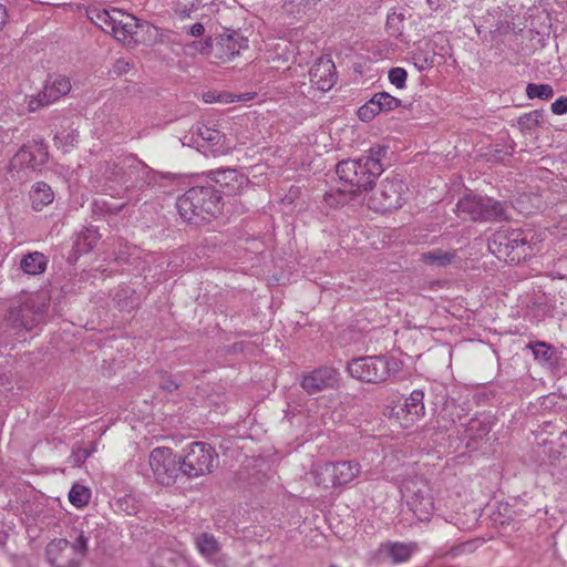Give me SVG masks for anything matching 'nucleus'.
<instances>
[{
    "label": "nucleus",
    "mask_w": 567,
    "mask_h": 567,
    "mask_svg": "<svg viewBox=\"0 0 567 567\" xmlns=\"http://www.w3.org/2000/svg\"><path fill=\"white\" fill-rule=\"evenodd\" d=\"M176 207L187 221H204L217 217L223 208L221 195L210 186H195L177 198Z\"/></svg>",
    "instance_id": "nucleus-1"
},
{
    "label": "nucleus",
    "mask_w": 567,
    "mask_h": 567,
    "mask_svg": "<svg viewBox=\"0 0 567 567\" xmlns=\"http://www.w3.org/2000/svg\"><path fill=\"white\" fill-rule=\"evenodd\" d=\"M383 165L369 159H348L337 164L336 173L342 194L359 195L372 188L375 179L383 173Z\"/></svg>",
    "instance_id": "nucleus-2"
},
{
    "label": "nucleus",
    "mask_w": 567,
    "mask_h": 567,
    "mask_svg": "<svg viewBox=\"0 0 567 567\" xmlns=\"http://www.w3.org/2000/svg\"><path fill=\"white\" fill-rule=\"evenodd\" d=\"M488 250L498 259L519 262L532 252L530 233L522 229H503L488 241Z\"/></svg>",
    "instance_id": "nucleus-3"
},
{
    "label": "nucleus",
    "mask_w": 567,
    "mask_h": 567,
    "mask_svg": "<svg viewBox=\"0 0 567 567\" xmlns=\"http://www.w3.org/2000/svg\"><path fill=\"white\" fill-rule=\"evenodd\" d=\"M458 217L473 221L501 220L505 216L503 205L491 198L476 194H465L456 204Z\"/></svg>",
    "instance_id": "nucleus-4"
},
{
    "label": "nucleus",
    "mask_w": 567,
    "mask_h": 567,
    "mask_svg": "<svg viewBox=\"0 0 567 567\" xmlns=\"http://www.w3.org/2000/svg\"><path fill=\"white\" fill-rule=\"evenodd\" d=\"M218 454L214 447L205 442H193L185 449L181 458L182 475L187 478H197L209 474L217 462Z\"/></svg>",
    "instance_id": "nucleus-5"
},
{
    "label": "nucleus",
    "mask_w": 567,
    "mask_h": 567,
    "mask_svg": "<svg viewBox=\"0 0 567 567\" xmlns=\"http://www.w3.org/2000/svg\"><path fill=\"white\" fill-rule=\"evenodd\" d=\"M361 473L357 461L326 462L313 470L315 482L324 488L341 487L351 483Z\"/></svg>",
    "instance_id": "nucleus-6"
},
{
    "label": "nucleus",
    "mask_w": 567,
    "mask_h": 567,
    "mask_svg": "<svg viewBox=\"0 0 567 567\" xmlns=\"http://www.w3.org/2000/svg\"><path fill=\"white\" fill-rule=\"evenodd\" d=\"M402 495L405 498L410 511L419 520H429L434 512V501L431 495L430 486L424 481L410 480L404 483Z\"/></svg>",
    "instance_id": "nucleus-7"
},
{
    "label": "nucleus",
    "mask_w": 567,
    "mask_h": 567,
    "mask_svg": "<svg viewBox=\"0 0 567 567\" xmlns=\"http://www.w3.org/2000/svg\"><path fill=\"white\" fill-rule=\"evenodd\" d=\"M351 377L368 383L385 381L391 373L390 362L382 355H369L353 359L348 364Z\"/></svg>",
    "instance_id": "nucleus-8"
},
{
    "label": "nucleus",
    "mask_w": 567,
    "mask_h": 567,
    "mask_svg": "<svg viewBox=\"0 0 567 567\" xmlns=\"http://www.w3.org/2000/svg\"><path fill=\"white\" fill-rule=\"evenodd\" d=\"M181 462L168 447H156L150 454V466L154 477L164 486L174 485L182 475Z\"/></svg>",
    "instance_id": "nucleus-9"
},
{
    "label": "nucleus",
    "mask_w": 567,
    "mask_h": 567,
    "mask_svg": "<svg viewBox=\"0 0 567 567\" xmlns=\"http://www.w3.org/2000/svg\"><path fill=\"white\" fill-rule=\"evenodd\" d=\"M122 168H124L123 178L124 187L130 189H143L154 182V171L135 155H122Z\"/></svg>",
    "instance_id": "nucleus-10"
},
{
    "label": "nucleus",
    "mask_w": 567,
    "mask_h": 567,
    "mask_svg": "<svg viewBox=\"0 0 567 567\" xmlns=\"http://www.w3.org/2000/svg\"><path fill=\"white\" fill-rule=\"evenodd\" d=\"M406 186L398 177H386L380 184L374 199L378 202V209L383 212L395 210L402 207L405 202Z\"/></svg>",
    "instance_id": "nucleus-11"
},
{
    "label": "nucleus",
    "mask_w": 567,
    "mask_h": 567,
    "mask_svg": "<svg viewBox=\"0 0 567 567\" xmlns=\"http://www.w3.org/2000/svg\"><path fill=\"white\" fill-rule=\"evenodd\" d=\"M47 309L44 302L29 299L10 312V320L13 327L31 331L45 321Z\"/></svg>",
    "instance_id": "nucleus-12"
},
{
    "label": "nucleus",
    "mask_w": 567,
    "mask_h": 567,
    "mask_svg": "<svg viewBox=\"0 0 567 567\" xmlns=\"http://www.w3.org/2000/svg\"><path fill=\"white\" fill-rule=\"evenodd\" d=\"M48 147L43 140H33L31 143L23 145L11 159L13 168H32L39 169L48 161Z\"/></svg>",
    "instance_id": "nucleus-13"
},
{
    "label": "nucleus",
    "mask_w": 567,
    "mask_h": 567,
    "mask_svg": "<svg viewBox=\"0 0 567 567\" xmlns=\"http://www.w3.org/2000/svg\"><path fill=\"white\" fill-rule=\"evenodd\" d=\"M121 162L122 156H117L113 161L104 163L99 171L100 186L112 196H121L126 193L123 178H121L124 173Z\"/></svg>",
    "instance_id": "nucleus-14"
},
{
    "label": "nucleus",
    "mask_w": 567,
    "mask_h": 567,
    "mask_svg": "<svg viewBox=\"0 0 567 567\" xmlns=\"http://www.w3.org/2000/svg\"><path fill=\"white\" fill-rule=\"evenodd\" d=\"M400 105V99L388 92H378L364 105L359 107L358 117L363 122H369L379 113L393 111Z\"/></svg>",
    "instance_id": "nucleus-15"
},
{
    "label": "nucleus",
    "mask_w": 567,
    "mask_h": 567,
    "mask_svg": "<svg viewBox=\"0 0 567 567\" xmlns=\"http://www.w3.org/2000/svg\"><path fill=\"white\" fill-rule=\"evenodd\" d=\"M338 384V372L330 367H321L309 374L305 375L301 380V388L308 394H316L326 389L334 388Z\"/></svg>",
    "instance_id": "nucleus-16"
},
{
    "label": "nucleus",
    "mask_w": 567,
    "mask_h": 567,
    "mask_svg": "<svg viewBox=\"0 0 567 567\" xmlns=\"http://www.w3.org/2000/svg\"><path fill=\"white\" fill-rule=\"evenodd\" d=\"M309 79L312 86L319 91L327 92L332 89L337 81L336 66L331 59L320 58L309 70Z\"/></svg>",
    "instance_id": "nucleus-17"
},
{
    "label": "nucleus",
    "mask_w": 567,
    "mask_h": 567,
    "mask_svg": "<svg viewBox=\"0 0 567 567\" xmlns=\"http://www.w3.org/2000/svg\"><path fill=\"white\" fill-rule=\"evenodd\" d=\"M210 178L220 186V193L231 196L239 194L249 183L248 178L237 169H216L209 173Z\"/></svg>",
    "instance_id": "nucleus-18"
},
{
    "label": "nucleus",
    "mask_w": 567,
    "mask_h": 567,
    "mask_svg": "<svg viewBox=\"0 0 567 567\" xmlns=\"http://www.w3.org/2000/svg\"><path fill=\"white\" fill-rule=\"evenodd\" d=\"M48 561L53 567H79L80 563L74 556L71 544L63 538L51 540L45 549Z\"/></svg>",
    "instance_id": "nucleus-19"
},
{
    "label": "nucleus",
    "mask_w": 567,
    "mask_h": 567,
    "mask_svg": "<svg viewBox=\"0 0 567 567\" xmlns=\"http://www.w3.org/2000/svg\"><path fill=\"white\" fill-rule=\"evenodd\" d=\"M71 90L70 80L65 76H56L52 82L45 84L43 91L37 99L30 101L29 107L31 111L38 110L40 106L51 104L59 100L61 96L66 95Z\"/></svg>",
    "instance_id": "nucleus-20"
},
{
    "label": "nucleus",
    "mask_w": 567,
    "mask_h": 567,
    "mask_svg": "<svg viewBox=\"0 0 567 567\" xmlns=\"http://www.w3.org/2000/svg\"><path fill=\"white\" fill-rule=\"evenodd\" d=\"M248 48V39L239 32L221 37L215 48V56L223 61H230L237 56L241 50Z\"/></svg>",
    "instance_id": "nucleus-21"
},
{
    "label": "nucleus",
    "mask_w": 567,
    "mask_h": 567,
    "mask_svg": "<svg viewBox=\"0 0 567 567\" xmlns=\"http://www.w3.org/2000/svg\"><path fill=\"white\" fill-rule=\"evenodd\" d=\"M196 547L199 553L214 566H228V559L220 553L219 543L213 535L202 534L197 536Z\"/></svg>",
    "instance_id": "nucleus-22"
},
{
    "label": "nucleus",
    "mask_w": 567,
    "mask_h": 567,
    "mask_svg": "<svg viewBox=\"0 0 567 567\" xmlns=\"http://www.w3.org/2000/svg\"><path fill=\"white\" fill-rule=\"evenodd\" d=\"M124 17H128V13L111 8L93 11L91 20L105 32H111L115 38V31L122 29V23L125 22Z\"/></svg>",
    "instance_id": "nucleus-23"
},
{
    "label": "nucleus",
    "mask_w": 567,
    "mask_h": 567,
    "mask_svg": "<svg viewBox=\"0 0 567 567\" xmlns=\"http://www.w3.org/2000/svg\"><path fill=\"white\" fill-rule=\"evenodd\" d=\"M198 137L202 140L200 147L208 148L213 156L224 154L228 146L225 145L226 137L220 131L208 125H199L197 127Z\"/></svg>",
    "instance_id": "nucleus-24"
},
{
    "label": "nucleus",
    "mask_w": 567,
    "mask_h": 567,
    "mask_svg": "<svg viewBox=\"0 0 567 567\" xmlns=\"http://www.w3.org/2000/svg\"><path fill=\"white\" fill-rule=\"evenodd\" d=\"M101 235L94 227L84 228L76 235L73 244V251L76 256L91 251L100 240Z\"/></svg>",
    "instance_id": "nucleus-25"
},
{
    "label": "nucleus",
    "mask_w": 567,
    "mask_h": 567,
    "mask_svg": "<svg viewBox=\"0 0 567 567\" xmlns=\"http://www.w3.org/2000/svg\"><path fill=\"white\" fill-rule=\"evenodd\" d=\"M49 259L39 251H33L24 255L20 261L21 270L27 275H41L45 271Z\"/></svg>",
    "instance_id": "nucleus-26"
},
{
    "label": "nucleus",
    "mask_w": 567,
    "mask_h": 567,
    "mask_svg": "<svg viewBox=\"0 0 567 567\" xmlns=\"http://www.w3.org/2000/svg\"><path fill=\"white\" fill-rule=\"evenodd\" d=\"M424 392L413 390L409 398L405 399L402 411L410 417L409 423H413L425 414Z\"/></svg>",
    "instance_id": "nucleus-27"
},
{
    "label": "nucleus",
    "mask_w": 567,
    "mask_h": 567,
    "mask_svg": "<svg viewBox=\"0 0 567 567\" xmlns=\"http://www.w3.org/2000/svg\"><path fill=\"white\" fill-rule=\"evenodd\" d=\"M416 548L417 547L414 543H389L384 545L383 553L392 560V563L401 564L408 561Z\"/></svg>",
    "instance_id": "nucleus-28"
},
{
    "label": "nucleus",
    "mask_w": 567,
    "mask_h": 567,
    "mask_svg": "<svg viewBox=\"0 0 567 567\" xmlns=\"http://www.w3.org/2000/svg\"><path fill=\"white\" fill-rule=\"evenodd\" d=\"M53 198L54 194L48 184L38 182L32 186L30 199L34 210H42L45 206L53 202Z\"/></svg>",
    "instance_id": "nucleus-29"
},
{
    "label": "nucleus",
    "mask_w": 567,
    "mask_h": 567,
    "mask_svg": "<svg viewBox=\"0 0 567 567\" xmlns=\"http://www.w3.org/2000/svg\"><path fill=\"white\" fill-rule=\"evenodd\" d=\"M492 430V421L489 416H475L470 420L466 434L470 441L482 440L488 435Z\"/></svg>",
    "instance_id": "nucleus-30"
},
{
    "label": "nucleus",
    "mask_w": 567,
    "mask_h": 567,
    "mask_svg": "<svg viewBox=\"0 0 567 567\" xmlns=\"http://www.w3.org/2000/svg\"><path fill=\"white\" fill-rule=\"evenodd\" d=\"M408 12L409 10L403 7H395L388 13L386 29L392 37H400L403 33Z\"/></svg>",
    "instance_id": "nucleus-31"
},
{
    "label": "nucleus",
    "mask_w": 567,
    "mask_h": 567,
    "mask_svg": "<svg viewBox=\"0 0 567 567\" xmlns=\"http://www.w3.org/2000/svg\"><path fill=\"white\" fill-rule=\"evenodd\" d=\"M456 257L453 250L433 249L421 255V260L429 266L445 267Z\"/></svg>",
    "instance_id": "nucleus-32"
},
{
    "label": "nucleus",
    "mask_w": 567,
    "mask_h": 567,
    "mask_svg": "<svg viewBox=\"0 0 567 567\" xmlns=\"http://www.w3.org/2000/svg\"><path fill=\"white\" fill-rule=\"evenodd\" d=\"M124 20L125 22L122 23V29H117V31H115V39L122 42H131L134 40L137 29L143 24L132 14L124 17Z\"/></svg>",
    "instance_id": "nucleus-33"
},
{
    "label": "nucleus",
    "mask_w": 567,
    "mask_h": 567,
    "mask_svg": "<svg viewBox=\"0 0 567 567\" xmlns=\"http://www.w3.org/2000/svg\"><path fill=\"white\" fill-rule=\"evenodd\" d=\"M90 498L91 491L83 485H73L69 493L70 503L78 508L85 506L89 503Z\"/></svg>",
    "instance_id": "nucleus-34"
},
{
    "label": "nucleus",
    "mask_w": 567,
    "mask_h": 567,
    "mask_svg": "<svg viewBox=\"0 0 567 567\" xmlns=\"http://www.w3.org/2000/svg\"><path fill=\"white\" fill-rule=\"evenodd\" d=\"M533 354L540 363L553 364L554 349L545 342L529 343Z\"/></svg>",
    "instance_id": "nucleus-35"
},
{
    "label": "nucleus",
    "mask_w": 567,
    "mask_h": 567,
    "mask_svg": "<svg viewBox=\"0 0 567 567\" xmlns=\"http://www.w3.org/2000/svg\"><path fill=\"white\" fill-rule=\"evenodd\" d=\"M526 95L529 99L549 100L554 95V90L549 84L529 83L526 86Z\"/></svg>",
    "instance_id": "nucleus-36"
},
{
    "label": "nucleus",
    "mask_w": 567,
    "mask_h": 567,
    "mask_svg": "<svg viewBox=\"0 0 567 567\" xmlns=\"http://www.w3.org/2000/svg\"><path fill=\"white\" fill-rule=\"evenodd\" d=\"M388 78L391 84L396 89H404L406 84L408 72L403 68H392L388 73Z\"/></svg>",
    "instance_id": "nucleus-37"
},
{
    "label": "nucleus",
    "mask_w": 567,
    "mask_h": 567,
    "mask_svg": "<svg viewBox=\"0 0 567 567\" xmlns=\"http://www.w3.org/2000/svg\"><path fill=\"white\" fill-rule=\"evenodd\" d=\"M198 8L199 1H197V3H195L194 1L188 3L179 2L175 9V13L179 19L185 20L192 18L193 13L197 11Z\"/></svg>",
    "instance_id": "nucleus-38"
},
{
    "label": "nucleus",
    "mask_w": 567,
    "mask_h": 567,
    "mask_svg": "<svg viewBox=\"0 0 567 567\" xmlns=\"http://www.w3.org/2000/svg\"><path fill=\"white\" fill-rule=\"evenodd\" d=\"M386 152H388V146L374 145L369 150V154L361 156L360 159H369V161H373L378 165H383L381 163V161L385 156Z\"/></svg>",
    "instance_id": "nucleus-39"
},
{
    "label": "nucleus",
    "mask_w": 567,
    "mask_h": 567,
    "mask_svg": "<svg viewBox=\"0 0 567 567\" xmlns=\"http://www.w3.org/2000/svg\"><path fill=\"white\" fill-rule=\"evenodd\" d=\"M71 548L74 549V556L78 558V561L81 563L87 550V538L83 533H81L76 537L75 542L71 544Z\"/></svg>",
    "instance_id": "nucleus-40"
},
{
    "label": "nucleus",
    "mask_w": 567,
    "mask_h": 567,
    "mask_svg": "<svg viewBox=\"0 0 567 567\" xmlns=\"http://www.w3.org/2000/svg\"><path fill=\"white\" fill-rule=\"evenodd\" d=\"M94 207L96 209H101L102 212H105L107 214L116 215V214H118L123 209L124 204L112 205V204H109L105 200H95L94 202Z\"/></svg>",
    "instance_id": "nucleus-41"
},
{
    "label": "nucleus",
    "mask_w": 567,
    "mask_h": 567,
    "mask_svg": "<svg viewBox=\"0 0 567 567\" xmlns=\"http://www.w3.org/2000/svg\"><path fill=\"white\" fill-rule=\"evenodd\" d=\"M413 63L414 65L420 70H426L433 65V58H429L425 54L422 53H414L413 56Z\"/></svg>",
    "instance_id": "nucleus-42"
},
{
    "label": "nucleus",
    "mask_w": 567,
    "mask_h": 567,
    "mask_svg": "<svg viewBox=\"0 0 567 567\" xmlns=\"http://www.w3.org/2000/svg\"><path fill=\"white\" fill-rule=\"evenodd\" d=\"M159 388L166 392H173L179 388V384L172 377L166 373H162V382L159 383Z\"/></svg>",
    "instance_id": "nucleus-43"
},
{
    "label": "nucleus",
    "mask_w": 567,
    "mask_h": 567,
    "mask_svg": "<svg viewBox=\"0 0 567 567\" xmlns=\"http://www.w3.org/2000/svg\"><path fill=\"white\" fill-rule=\"evenodd\" d=\"M131 66L132 65H131L130 61H127L125 59H118L113 64L112 71L116 75H123V74H126L131 70Z\"/></svg>",
    "instance_id": "nucleus-44"
},
{
    "label": "nucleus",
    "mask_w": 567,
    "mask_h": 567,
    "mask_svg": "<svg viewBox=\"0 0 567 567\" xmlns=\"http://www.w3.org/2000/svg\"><path fill=\"white\" fill-rule=\"evenodd\" d=\"M551 112L556 115H563L567 113V96H560L554 103H551Z\"/></svg>",
    "instance_id": "nucleus-45"
},
{
    "label": "nucleus",
    "mask_w": 567,
    "mask_h": 567,
    "mask_svg": "<svg viewBox=\"0 0 567 567\" xmlns=\"http://www.w3.org/2000/svg\"><path fill=\"white\" fill-rule=\"evenodd\" d=\"M538 112H533L525 114L519 117V123L526 126L527 128H532L533 126H536L538 124Z\"/></svg>",
    "instance_id": "nucleus-46"
},
{
    "label": "nucleus",
    "mask_w": 567,
    "mask_h": 567,
    "mask_svg": "<svg viewBox=\"0 0 567 567\" xmlns=\"http://www.w3.org/2000/svg\"><path fill=\"white\" fill-rule=\"evenodd\" d=\"M187 32L190 35L198 38V37H202L204 34L205 28H204V25L202 23L196 22L192 27H189Z\"/></svg>",
    "instance_id": "nucleus-47"
},
{
    "label": "nucleus",
    "mask_w": 567,
    "mask_h": 567,
    "mask_svg": "<svg viewBox=\"0 0 567 567\" xmlns=\"http://www.w3.org/2000/svg\"><path fill=\"white\" fill-rule=\"evenodd\" d=\"M7 19V8L0 3V29L4 25Z\"/></svg>",
    "instance_id": "nucleus-48"
},
{
    "label": "nucleus",
    "mask_w": 567,
    "mask_h": 567,
    "mask_svg": "<svg viewBox=\"0 0 567 567\" xmlns=\"http://www.w3.org/2000/svg\"><path fill=\"white\" fill-rule=\"evenodd\" d=\"M256 96V93H245L237 96V101H251Z\"/></svg>",
    "instance_id": "nucleus-49"
},
{
    "label": "nucleus",
    "mask_w": 567,
    "mask_h": 567,
    "mask_svg": "<svg viewBox=\"0 0 567 567\" xmlns=\"http://www.w3.org/2000/svg\"><path fill=\"white\" fill-rule=\"evenodd\" d=\"M131 501H132V499H131L130 497H124V498H121V499L118 501V503H120V505H121V506H123L124 504H125V505H128V503H130ZM125 511H126L128 514H131V513H132V512L130 511V507H128V506H126V507H125Z\"/></svg>",
    "instance_id": "nucleus-50"
},
{
    "label": "nucleus",
    "mask_w": 567,
    "mask_h": 567,
    "mask_svg": "<svg viewBox=\"0 0 567 567\" xmlns=\"http://www.w3.org/2000/svg\"><path fill=\"white\" fill-rule=\"evenodd\" d=\"M426 2L431 8H437L440 6L441 0H426Z\"/></svg>",
    "instance_id": "nucleus-51"
}]
</instances>
